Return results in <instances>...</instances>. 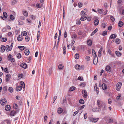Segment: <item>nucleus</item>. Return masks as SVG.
Wrapping results in <instances>:
<instances>
[{
	"mask_svg": "<svg viewBox=\"0 0 124 124\" xmlns=\"http://www.w3.org/2000/svg\"><path fill=\"white\" fill-rule=\"evenodd\" d=\"M19 48L21 50H23L24 49V47L23 46H18Z\"/></svg>",
	"mask_w": 124,
	"mask_h": 124,
	"instance_id": "obj_36",
	"label": "nucleus"
},
{
	"mask_svg": "<svg viewBox=\"0 0 124 124\" xmlns=\"http://www.w3.org/2000/svg\"><path fill=\"white\" fill-rule=\"evenodd\" d=\"M107 32L106 31H105L102 32V35L103 36H105L107 34Z\"/></svg>",
	"mask_w": 124,
	"mask_h": 124,
	"instance_id": "obj_50",
	"label": "nucleus"
},
{
	"mask_svg": "<svg viewBox=\"0 0 124 124\" xmlns=\"http://www.w3.org/2000/svg\"><path fill=\"white\" fill-rule=\"evenodd\" d=\"M98 61V58L97 56H94L93 60V63L95 65H96Z\"/></svg>",
	"mask_w": 124,
	"mask_h": 124,
	"instance_id": "obj_5",
	"label": "nucleus"
},
{
	"mask_svg": "<svg viewBox=\"0 0 124 124\" xmlns=\"http://www.w3.org/2000/svg\"><path fill=\"white\" fill-rule=\"evenodd\" d=\"M3 17L5 18H7V17L8 15L6 12H4L3 13Z\"/></svg>",
	"mask_w": 124,
	"mask_h": 124,
	"instance_id": "obj_30",
	"label": "nucleus"
},
{
	"mask_svg": "<svg viewBox=\"0 0 124 124\" xmlns=\"http://www.w3.org/2000/svg\"><path fill=\"white\" fill-rule=\"evenodd\" d=\"M11 76L9 74H8L6 76V81L8 82L10 80V78Z\"/></svg>",
	"mask_w": 124,
	"mask_h": 124,
	"instance_id": "obj_10",
	"label": "nucleus"
},
{
	"mask_svg": "<svg viewBox=\"0 0 124 124\" xmlns=\"http://www.w3.org/2000/svg\"><path fill=\"white\" fill-rule=\"evenodd\" d=\"M47 119V117L46 116H44V120L45 122H46V121Z\"/></svg>",
	"mask_w": 124,
	"mask_h": 124,
	"instance_id": "obj_58",
	"label": "nucleus"
},
{
	"mask_svg": "<svg viewBox=\"0 0 124 124\" xmlns=\"http://www.w3.org/2000/svg\"><path fill=\"white\" fill-rule=\"evenodd\" d=\"M6 29H8L9 30L11 29V27L10 26L8 25H7L6 27Z\"/></svg>",
	"mask_w": 124,
	"mask_h": 124,
	"instance_id": "obj_64",
	"label": "nucleus"
},
{
	"mask_svg": "<svg viewBox=\"0 0 124 124\" xmlns=\"http://www.w3.org/2000/svg\"><path fill=\"white\" fill-rule=\"evenodd\" d=\"M87 43L88 45L90 46H91L92 44V41L91 40L89 39L87 41Z\"/></svg>",
	"mask_w": 124,
	"mask_h": 124,
	"instance_id": "obj_35",
	"label": "nucleus"
},
{
	"mask_svg": "<svg viewBox=\"0 0 124 124\" xmlns=\"http://www.w3.org/2000/svg\"><path fill=\"white\" fill-rule=\"evenodd\" d=\"M86 9H85L84 10H83L80 13V14L81 15H85V13L86 12Z\"/></svg>",
	"mask_w": 124,
	"mask_h": 124,
	"instance_id": "obj_27",
	"label": "nucleus"
},
{
	"mask_svg": "<svg viewBox=\"0 0 124 124\" xmlns=\"http://www.w3.org/2000/svg\"><path fill=\"white\" fill-rule=\"evenodd\" d=\"M102 89L103 90H105L107 88V85L104 83L102 84Z\"/></svg>",
	"mask_w": 124,
	"mask_h": 124,
	"instance_id": "obj_20",
	"label": "nucleus"
},
{
	"mask_svg": "<svg viewBox=\"0 0 124 124\" xmlns=\"http://www.w3.org/2000/svg\"><path fill=\"white\" fill-rule=\"evenodd\" d=\"M52 69L51 68H50L49 70V75L50 76L52 72Z\"/></svg>",
	"mask_w": 124,
	"mask_h": 124,
	"instance_id": "obj_34",
	"label": "nucleus"
},
{
	"mask_svg": "<svg viewBox=\"0 0 124 124\" xmlns=\"http://www.w3.org/2000/svg\"><path fill=\"white\" fill-rule=\"evenodd\" d=\"M1 51L2 52H3L5 50V46L4 45H1Z\"/></svg>",
	"mask_w": 124,
	"mask_h": 124,
	"instance_id": "obj_24",
	"label": "nucleus"
},
{
	"mask_svg": "<svg viewBox=\"0 0 124 124\" xmlns=\"http://www.w3.org/2000/svg\"><path fill=\"white\" fill-rule=\"evenodd\" d=\"M78 6L79 7L81 8L82 6V4L81 3H79L78 4Z\"/></svg>",
	"mask_w": 124,
	"mask_h": 124,
	"instance_id": "obj_61",
	"label": "nucleus"
},
{
	"mask_svg": "<svg viewBox=\"0 0 124 124\" xmlns=\"http://www.w3.org/2000/svg\"><path fill=\"white\" fill-rule=\"evenodd\" d=\"M20 84L21 85V87L22 88H25V85L24 82L22 81H21L20 82Z\"/></svg>",
	"mask_w": 124,
	"mask_h": 124,
	"instance_id": "obj_31",
	"label": "nucleus"
},
{
	"mask_svg": "<svg viewBox=\"0 0 124 124\" xmlns=\"http://www.w3.org/2000/svg\"><path fill=\"white\" fill-rule=\"evenodd\" d=\"M63 53L64 54H66V47L65 46H64L63 47Z\"/></svg>",
	"mask_w": 124,
	"mask_h": 124,
	"instance_id": "obj_40",
	"label": "nucleus"
},
{
	"mask_svg": "<svg viewBox=\"0 0 124 124\" xmlns=\"http://www.w3.org/2000/svg\"><path fill=\"white\" fill-rule=\"evenodd\" d=\"M40 3H37L36 4L37 7L39 8H40L42 7L44 0H40Z\"/></svg>",
	"mask_w": 124,
	"mask_h": 124,
	"instance_id": "obj_2",
	"label": "nucleus"
},
{
	"mask_svg": "<svg viewBox=\"0 0 124 124\" xmlns=\"http://www.w3.org/2000/svg\"><path fill=\"white\" fill-rule=\"evenodd\" d=\"M116 35L114 34H112L111 35L110 37V38L111 39H115L116 37Z\"/></svg>",
	"mask_w": 124,
	"mask_h": 124,
	"instance_id": "obj_33",
	"label": "nucleus"
},
{
	"mask_svg": "<svg viewBox=\"0 0 124 124\" xmlns=\"http://www.w3.org/2000/svg\"><path fill=\"white\" fill-rule=\"evenodd\" d=\"M79 102L81 104H83L84 103V101L83 99H81L79 101Z\"/></svg>",
	"mask_w": 124,
	"mask_h": 124,
	"instance_id": "obj_44",
	"label": "nucleus"
},
{
	"mask_svg": "<svg viewBox=\"0 0 124 124\" xmlns=\"http://www.w3.org/2000/svg\"><path fill=\"white\" fill-rule=\"evenodd\" d=\"M77 37V35L74 34L72 36L71 38L72 39L74 38L76 39Z\"/></svg>",
	"mask_w": 124,
	"mask_h": 124,
	"instance_id": "obj_53",
	"label": "nucleus"
},
{
	"mask_svg": "<svg viewBox=\"0 0 124 124\" xmlns=\"http://www.w3.org/2000/svg\"><path fill=\"white\" fill-rule=\"evenodd\" d=\"M23 14L24 16H28V13L26 11H23Z\"/></svg>",
	"mask_w": 124,
	"mask_h": 124,
	"instance_id": "obj_43",
	"label": "nucleus"
},
{
	"mask_svg": "<svg viewBox=\"0 0 124 124\" xmlns=\"http://www.w3.org/2000/svg\"><path fill=\"white\" fill-rule=\"evenodd\" d=\"M110 19L112 20V22H114L115 21V18L114 17L112 16H110Z\"/></svg>",
	"mask_w": 124,
	"mask_h": 124,
	"instance_id": "obj_54",
	"label": "nucleus"
},
{
	"mask_svg": "<svg viewBox=\"0 0 124 124\" xmlns=\"http://www.w3.org/2000/svg\"><path fill=\"white\" fill-rule=\"evenodd\" d=\"M63 19H64L65 17V10H64V6L63 7Z\"/></svg>",
	"mask_w": 124,
	"mask_h": 124,
	"instance_id": "obj_51",
	"label": "nucleus"
},
{
	"mask_svg": "<svg viewBox=\"0 0 124 124\" xmlns=\"http://www.w3.org/2000/svg\"><path fill=\"white\" fill-rule=\"evenodd\" d=\"M124 25L123 22L121 21H120L118 23V26L120 27H121Z\"/></svg>",
	"mask_w": 124,
	"mask_h": 124,
	"instance_id": "obj_25",
	"label": "nucleus"
},
{
	"mask_svg": "<svg viewBox=\"0 0 124 124\" xmlns=\"http://www.w3.org/2000/svg\"><path fill=\"white\" fill-rule=\"evenodd\" d=\"M17 3V1L16 0H13L12 1V4L13 5H14L15 4H16Z\"/></svg>",
	"mask_w": 124,
	"mask_h": 124,
	"instance_id": "obj_57",
	"label": "nucleus"
},
{
	"mask_svg": "<svg viewBox=\"0 0 124 124\" xmlns=\"http://www.w3.org/2000/svg\"><path fill=\"white\" fill-rule=\"evenodd\" d=\"M106 26L107 25L105 23H102V26L104 28H105Z\"/></svg>",
	"mask_w": 124,
	"mask_h": 124,
	"instance_id": "obj_56",
	"label": "nucleus"
},
{
	"mask_svg": "<svg viewBox=\"0 0 124 124\" xmlns=\"http://www.w3.org/2000/svg\"><path fill=\"white\" fill-rule=\"evenodd\" d=\"M22 39L23 38L22 35H19L17 38V40L18 41H21Z\"/></svg>",
	"mask_w": 124,
	"mask_h": 124,
	"instance_id": "obj_23",
	"label": "nucleus"
},
{
	"mask_svg": "<svg viewBox=\"0 0 124 124\" xmlns=\"http://www.w3.org/2000/svg\"><path fill=\"white\" fill-rule=\"evenodd\" d=\"M115 42L117 44H118L120 43V40L119 39L117 38L116 39Z\"/></svg>",
	"mask_w": 124,
	"mask_h": 124,
	"instance_id": "obj_38",
	"label": "nucleus"
},
{
	"mask_svg": "<svg viewBox=\"0 0 124 124\" xmlns=\"http://www.w3.org/2000/svg\"><path fill=\"white\" fill-rule=\"evenodd\" d=\"M79 54L78 53H76L75 55V58L76 59H78L79 58Z\"/></svg>",
	"mask_w": 124,
	"mask_h": 124,
	"instance_id": "obj_37",
	"label": "nucleus"
},
{
	"mask_svg": "<svg viewBox=\"0 0 124 124\" xmlns=\"http://www.w3.org/2000/svg\"><path fill=\"white\" fill-rule=\"evenodd\" d=\"M63 111L62 109L61 108H59L57 109V112L58 114H61Z\"/></svg>",
	"mask_w": 124,
	"mask_h": 124,
	"instance_id": "obj_18",
	"label": "nucleus"
},
{
	"mask_svg": "<svg viewBox=\"0 0 124 124\" xmlns=\"http://www.w3.org/2000/svg\"><path fill=\"white\" fill-rule=\"evenodd\" d=\"M102 49H103L102 47H101L98 53V55L99 57H101V51L102 50Z\"/></svg>",
	"mask_w": 124,
	"mask_h": 124,
	"instance_id": "obj_14",
	"label": "nucleus"
},
{
	"mask_svg": "<svg viewBox=\"0 0 124 124\" xmlns=\"http://www.w3.org/2000/svg\"><path fill=\"white\" fill-rule=\"evenodd\" d=\"M105 70L107 72H110L111 70V67L108 65L107 66L105 67Z\"/></svg>",
	"mask_w": 124,
	"mask_h": 124,
	"instance_id": "obj_9",
	"label": "nucleus"
},
{
	"mask_svg": "<svg viewBox=\"0 0 124 124\" xmlns=\"http://www.w3.org/2000/svg\"><path fill=\"white\" fill-rule=\"evenodd\" d=\"M0 103L1 105H4L6 104V100L5 98H3L1 99L0 101Z\"/></svg>",
	"mask_w": 124,
	"mask_h": 124,
	"instance_id": "obj_3",
	"label": "nucleus"
},
{
	"mask_svg": "<svg viewBox=\"0 0 124 124\" xmlns=\"http://www.w3.org/2000/svg\"><path fill=\"white\" fill-rule=\"evenodd\" d=\"M25 41L27 42L29 41L30 39V38L29 36H26L25 38Z\"/></svg>",
	"mask_w": 124,
	"mask_h": 124,
	"instance_id": "obj_32",
	"label": "nucleus"
},
{
	"mask_svg": "<svg viewBox=\"0 0 124 124\" xmlns=\"http://www.w3.org/2000/svg\"><path fill=\"white\" fill-rule=\"evenodd\" d=\"M20 66L23 68L26 69L27 68V65L25 63L23 62L21 64Z\"/></svg>",
	"mask_w": 124,
	"mask_h": 124,
	"instance_id": "obj_13",
	"label": "nucleus"
},
{
	"mask_svg": "<svg viewBox=\"0 0 124 124\" xmlns=\"http://www.w3.org/2000/svg\"><path fill=\"white\" fill-rule=\"evenodd\" d=\"M24 53L26 55H28L30 53L28 49H26L25 50Z\"/></svg>",
	"mask_w": 124,
	"mask_h": 124,
	"instance_id": "obj_29",
	"label": "nucleus"
},
{
	"mask_svg": "<svg viewBox=\"0 0 124 124\" xmlns=\"http://www.w3.org/2000/svg\"><path fill=\"white\" fill-rule=\"evenodd\" d=\"M75 89V87L72 86L70 87L69 89V91H72Z\"/></svg>",
	"mask_w": 124,
	"mask_h": 124,
	"instance_id": "obj_41",
	"label": "nucleus"
},
{
	"mask_svg": "<svg viewBox=\"0 0 124 124\" xmlns=\"http://www.w3.org/2000/svg\"><path fill=\"white\" fill-rule=\"evenodd\" d=\"M116 54V55L118 57H120L121 56L122 54L118 51H116L115 52Z\"/></svg>",
	"mask_w": 124,
	"mask_h": 124,
	"instance_id": "obj_22",
	"label": "nucleus"
},
{
	"mask_svg": "<svg viewBox=\"0 0 124 124\" xmlns=\"http://www.w3.org/2000/svg\"><path fill=\"white\" fill-rule=\"evenodd\" d=\"M97 105L99 107H101L102 105H103L104 104L102 103V101L99 100H97Z\"/></svg>",
	"mask_w": 124,
	"mask_h": 124,
	"instance_id": "obj_4",
	"label": "nucleus"
},
{
	"mask_svg": "<svg viewBox=\"0 0 124 124\" xmlns=\"http://www.w3.org/2000/svg\"><path fill=\"white\" fill-rule=\"evenodd\" d=\"M99 119V118H91L90 120L93 122H96Z\"/></svg>",
	"mask_w": 124,
	"mask_h": 124,
	"instance_id": "obj_12",
	"label": "nucleus"
},
{
	"mask_svg": "<svg viewBox=\"0 0 124 124\" xmlns=\"http://www.w3.org/2000/svg\"><path fill=\"white\" fill-rule=\"evenodd\" d=\"M5 49L8 52L11 50V48L9 46L7 45L6 46Z\"/></svg>",
	"mask_w": 124,
	"mask_h": 124,
	"instance_id": "obj_15",
	"label": "nucleus"
},
{
	"mask_svg": "<svg viewBox=\"0 0 124 124\" xmlns=\"http://www.w3.org/2000/svg\"><path fill=\"white\" fill-rule=\"evenodd\" d=\"M63 66L62 65V64H61L59 65L58 67L59 69V70H61L63 69Z\"/></svg>",
	"mask_w": 124,
	"mask_h": 124,
	"instance_id": "obj_39",
	"label": "nucleus"
},
{
	"mask_svg": "<svg viewBox=\"0 0 124 124\" xmlns=\"http://www.w3.org/2000/svg\"><path fill=\"white\" fill-rule=\"evenodd\" d=\"M94 90H98V88L97 87V84H96L95 85Z\"/></svg>",
	"mask_w": 124,
	"mask_h": 124,
	"instance_id": "obj_48",
	"label": "nucleus"
},
{
	"mask_svg": "<svg viewBox=\"0 0 124 124\" xmlns=\"http://www.w3.org/2000/svg\"><path fill=\"white\" fill-rule=\"evenodd\" d=\"M122 83L121 82H118L116 86V90L117 91H119L122 85Z\"/></svg>",
	"mask_w": 124,
	"mask_h": 124,
	"instance_id": "obj_1",
	"label": "nucleus"
},
{
	"mask_svg": "<svg viewBox=\"0 0 124 124\" xmlns=\"http://www.w3.org/2000/svg\"><path fill=\"white\" fill-rule=\"evenodd\" d=\"M57 97L56 96H55L53 99V103L54 102L55 100L57 98Z\"/></svg>",
	"mask_w": 124,
	"mask_h": 124,
	"instance_id": "obj_59",
	"label": "nucleus"
},
{
	"mask_svg": "<svg viewBox=\"0 0 124 124\" xmlns=\"http://www.w3.org/2000/svg\"><path fill=\"white\" fill-rule=\"evenodd\" d=\"M16 56L17 58L18 59H20L21 57V55L20 53L17 54L16 55Z\"/></svg>",
	"mask_w": 124,
	"mask_h": 124,
	"instance_id": "obj_45",
	"label": "nucleus"
},
{
	"mask_svg": "<svg viewBox=\"0 0 124 124\" xmlns=\"http://www.w3.org/2000/svg\"><path fill=\"white\" fill-rule=\"evenodd\" d=\"M3 90L4 91H6L7 90V86H4L3 89Z\"/></svg>",
	"mask_w": 124,
	"mask_h": 124,
	"instance_id": "obj_63",
	"label": "nucleus"
},
{
	"mask_svg": "<svg viewBox=\"0 0 124 124\" xmlns=\"http://www.w3.org/2000/svg\"><path fill=\"white\" fill-rule=\"evenodd\" d=\"M99 23V20L98 19H95L94 21V24L95 25L97 26Z\"/></svg>",
	"mask_w": 124,
	"mask_h": 124,
	"instance_id": "obj_17",
	"label": "nucleus"
},
{
	"mask_svg": "<svg viewBox=\"0 0 124 124\" xmlns=\"http://www.w3.org/2000/svg\"><path fill=\"white\" fill-rule=\"evenodd\" d=\"M21 34L23 36H25L27 35V33L25 31H22Z\"/></svg>",
	"mask_w": 124,
	"mask_h": 124,
	"instance_id": "obj_28",
	"label": "nucleus"
},
{
	"mask_svg": "<svg viewBox=\"0 0 124 124\" xmlns=\"http://www.w3.org/2000/svg\"><path fill=\"white\" fill-rule=\"evenodd\" d=\"M22 89V87L20 86H17L16 87V91H19Z\"/></svg>",
	"mask_w": 124,
	"mask_h": 124,
	"instance_id": "obj_21",
	"label": "nucleus"
},
{
	"mask_svg": "<svg viewBox=\"0 0 124 124\" xmlns=\"http://www.w3.org/2000/svg\"><path fill=\"white\" fill-rule=\"evenodd\" d=\"M92 52L93 54V56H97L96 54V52L94 49H92Z\"/></svg>",
	"mask_w": 124,
	"mask_h": 124,
	"instance_id": "obj_46",
	"label": "nucleus"
},
{
	"mask_svg": "<svg viewBox=\"0 0 124 124\" xmlns=\"http://www.w3.org/2000/svg\"><path fill=\"white\" fill-rule=\"evenodd\" d=\"M9 91L11 93H12L13 92V88L11 87H10L8 89Z\"/></svg>",
	"mask_w": 124,
	"mask_h": 124,
	"instance_id": "obj_47",
	"label": "nucleus"
},
{
	"mask_svg": "<svg viewBox=\"0 0 124 124\" xmlns=\"http://www.w3.org/2000/svg\"><path fill=\"white\" fill-rule=\"evenodd\" d=\"M121 97V94H118V96H117L116 97V99L117 100H119Z\"/></svg>",
	"mask_w": 124,
	"mask_h": 124,
	"instance_id": "obj_62",
	"label": "nucleus"
},
{
	"mask_svg": "<svg viewBox=\"0 0 124 124\" xmlns=\"http://www.w3.org/2000/svg\"><path fill=\"white\" fill-rule=\"evenodd\" d=\"M81 23V22L79 20H77L76 21V23L77 24H80Z\"/></svg>",
	"mask_w": 124,
	"mask_h": 124,
	"instance_id": "obj_49",
	"label": "nucleus"
},
{
	"mask_svg": "<svg viewBox=\"0 0 124 124\" xmlns=\"http://www.w3.org/2000/svg\"><path fill=\"white\" fill-rule=\"evenodd\" d=\"M101 110V108H93L92 109V111L93 112H95V111H100Z\"/></svg>",
	"mask_w": 124,
	"mask_h": 124,
	"instance_id": "obj_11",
	"label": "nucleus"
},
{
	"mask_svg": "<svg viewBox=\"0 0 124 124\" xmlns=\"http://www.w3.org/2000/svg\"><path fill=\"white\" fill-rule=\"evenodd\" d=\"M100 108H102V110L103 112V113L104 114V111L106 109V105L105 104H103V105H102L101 107H100Z\"/></svg>",
	"mask_w": 124,
	"mask_h": 124,
	"instance_id": "obj_8",
	"label": "nucleus"
},
{
	"mask_svg": "<svg viewBox=\"0 0 124 124\" xmlns=\"http://www.w3.org/2000/svg\"><path fill=\"white\" fill-rule=\"evenodd\" d=\"M82 94L83 95V97L85 98H86L87 97V92L85 90H83L82 91Z\"/></svg>",
	"mask_w": 124,
	"mask_h": 124,
	"instance_id": "obj_7",
	"label": "nucleus"
},
{
	"mask_svg": "<svg viewBox=\"0 0 124 124\" xmlns=\"http://www.w3.org/2000/svg\"><path fill=\"white\" fill-rule=\"evenodd\" d=\"M18 107V105L17 104L15 103L13 104V108L14 109H17Z\"/></svg>",
	"mask_w": 124,
	"mask_h": 124,
	"instance_id": "obj_42",
	"label": "nucleus"
},
{
	"mask_svg": "<svg viewBox=\"0 0 124 124\" xmlns=\"http://www.w3.org/2000/svg\"><path fill=\"white\" fill-rule=\"evenodd\" d=\"M11 108V107L9 105H8L5 106V109L8 111Z\"/></svg>",
	"mask_w": 124,
	"mask_h": 124,
	"instance_id": "obj_19",
	"label": "nucleus"
},
{
	"mask_svg": "<svg viewBox=\"0 0 124 124\" xmlns=\"http://www.w3.org/2000/svg\"><path fill=\"white\" fill-rule=\"evenodd\" d=\"M10 19L12 20H13L15 18H14V16L12 15H10Z\"/></svg>",
	"mask_w": 124,
	"mask_h": 124,
	"instance_id": "obj_52",
	"label": "nucleus"
},
{
	"mask_svg": "<svg viewBox=\"0 0 124 124\" xmlns=\"http://www.w3.org/2000/svg\"><path fill=\"white\" fill-rule=\"evenodd\" d=\"M12 56L10 54H9V55L8 57V60H10L11 59Z\"/></svg>",
	"mask_w": 124,
	"mask_h": 124,
	"instance_id": "obj_55",
	"label": "nucleus"
},
{
	"mask_svg": "<svg viewBox=\"0 0 124 124\" xmlns=\"http://www.w3.org/2000/svg\"><path fill=\"white\" fill-rule=\"evenodd\" d=\"M75 69L77 70H80L81 69V67L78 64H76L75 66Z\"/></svg>",
	"mask_w": 124,
	"mask_h": 124,
	"instance_id": "obj_16",
	"label": "nucleus"
},
{
	"mask_svg": "<svg viewBox=\"0 0 124 124\" xmlns=\"http://www.w3.org/2000/svg\"><path fill=\"white\" fill-rule=\"evenodd\" d=\"M87 17V15H83L81 17L80 20L82 21H84L86 19Z\"/></svg>",
	"mask_w": 124,
	"mask_h": 124,
	"instance_id": "obj_6",
	"label": "nucleus"
},
{
	"mask_svg": "<svg viewBox=\"0 0 124 124\" xmlns=\"http://www.w3.org/2000/svg\"><path fill=\"white\" fill-rule=\"evenodd\" d=\"M16 112L14 111H13L11 112L10 113V115L11 116H15L16 114Z\"/></svg>",
	"mask_w": 124,
	"mask_h": 124,
	"instance_id": "obj_26",
	"label": "nucleus"
},
{
	"mask_svg": "<svg viewBox=\"0 0 124 124\" xmlns=\"http://www.w3.org/2000/svg\"><path fill=\"white\" fill-rule=\"evenodd\" d=\"M86 60L87 61H89L90 60V58L89 56H87L85 57Z\"/></svg>",
	"mask_w": 124,
	"mask_h": 124,
	"instance_id": "obj_60",
	"label": "nucleus"
}]
</instances>
